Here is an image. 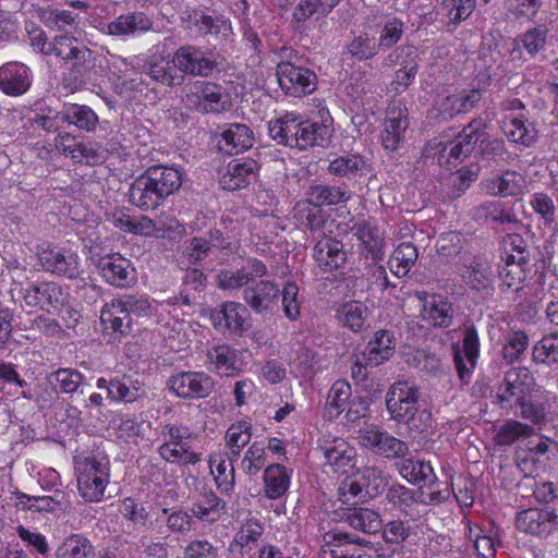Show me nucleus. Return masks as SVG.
<instances>
[{
    "mask_svg": "<svg viewBox=\"0 0 558 558\" xmlns=\"http://www.w3.org/2000/svg\"><path fill=\"white\" fill-rule=\"evenodd\" d=\"M489 123L481 116L472 119L458 133L448 153L449 161L462 162L474 154L489 166L509 163L512 159L504 138L488 132Z\"/></svg>",
    "mask_w": 558,
    "mask_h": 558,
    "instance_id": "nucleus-1",
    "label": "nucleus"
},
{
    "mask_svg": "<svg viewBox=\"0 0 558 558\" xmlns=\"http://www.w3.org/2000/svg\"><path fill=\"white\" fill-rule=\"evenodd\" d=\"M418 386L410 380H397L388 389L385 398L390 420L407 427L412 438H425L433 430L432 412L418 405Z\"/></svg>",
    "mask_w": 558,
    "mask_h": 558,
    "instance_id": "nucleus-2",
    "label": "nucleus"
},
{
    "mask_svg": "<svg viewBox=\"0 0 558 558\" xmlns=\"http://www.w3.org/2000/svg\"><path fill=\"white\" fill-rule=\"evenodd\" d=\"M332 118L327 112L320 121L299 120L287 113L268 122L269 136L280 145L305 150L308 147H327L333 135Z\"/></svg>",
    "mask_w": 558,
    "mask_h": 558,
    "instance_id": "nucleus-3",
    "label": "nucleus"
},
{
    "mask_svg": "<svg viewBox=\"0 0 558 558\" xmlns=\"http://www.w3.org/2000/svg\"><path fill=\"white\" fill-rule=\"evenodd\" d=\"M182 174L163 165L148 167L129 187V202L142 211L157 209L170 195L180 190Z\"/></svg>",
    "mask_w": 558,
    "mask_h": 558,
    "instance_id": "nucleus-4",
    "label": "nucleus"
},
{
    "mask_svg": "<svg viewBox=\"0 0 558 558\" xmlns=\"http://www.w3.org/2000/svg\"><path fill=\"white\" fill-rule=\"evenodd\" d=\"M277 54L281 61L276 66L278 84L286 95L303 97L317 88V74L305 66V58L291 47H281Z\"/></svg>",
    "mask_w": 558,
    "mask_h": 558,
    "instance_id": "nucleus-5",
    "label": "nucleus"
},
{
    "mask_svg": "<svg viewBox=\"0 0 558 558\" xmlns=\"http://www.w3.org/2000/svg\"><path fill=\"white\" fill-rule=\"evenodd\" d=\"M77 490L87 502L101 500L109 483V463L95 457H74Z\"/></svg>",
    "mask_w": 558,
    "mask_h": 558,
    "instance_id": "nucleus-6",
    "label": "nucleus"
},
{
    "mask_svg": "<svg viewBox=\"0 0 558 558\" xmlns=\"http://www.w3.org/2000/svg\"><path fill=\"white\" fill-rule=\"evenodd\" d=\"M534 377L526 367H513L507 371L496 388L494 403L499 409L511 412L531 396Z\"/></svg>",
    "mask_w": 558,
    "mask_h": 558,
    "instance_id": "nucleus-7",
    "label": "nucleus"
},
{
    "mask_svg": "<svg viewBox=\"0 0 558 558\" xmlns=\"http://www.w3.org/2000/svg\"><path fill=\"white\" fill-rule=\"evenodd\" d=\"M184 99L190 109L202 114L223 113L232 106L223 87L210 81L194 82Z\"/></svg>",
    "mask_w": 558,
    "mask_h": 558,
    "instance_id": "nucleus-8",
    "label": "nucleus"
},
{
    "mask_svg": "<svg viewBox=\"0 0 558 558\" xmlns=\"http://www.w3.org/2000/svg\"><path fill=\"white\" fill-rule=\"evenodd\" d=\"M171 63L178 73L194 77H209L219 65L211 52L192 44L179 47L172 53Z\"/></svg>",
    "mask_w": 558,
    "mask_h": 558,
    "instance_id": "nucleus-9",
    "label": "nucleus"
},
{
    "mask_svg": "<svg viewBox=\"0 0 558 558\" xmlns=\"http://www.w3.org/2000/svg\"><path fill=\"white\" fill-rule=\"evenodd\" d=\"M410 126L409 109L401 100L390 101L380 131L383 148L397 153L404 145L405 132Z\"/></svg>",
    "mask_w": 558,
    "mask_h": 558,
    "instance_id": "nucleus-10",
    "label": "nucleus"
},
{
    "mask_svg": "<svg viewBox=\"0 0 558 558\" xmlns=\"http://www.w3.org/2000/svg\"><path fill=\"white\" fill-rule=\"evenodd\" d=\"M168 387L184 400L205 399L215 390L216 380L205 372L181 371L171 375Z\"/></svg>",
    "mask_w": 558,
    "mask_h": 558,
    "instance_id": "nucleus-11",
    "label": "nucleus"
},
{
    "mask_svg": "<svg viewBox=\"0 0 558 558\" xmlns=\"http://www.w3.org/2000/svg\"><path fill=\"white\" fill-rule=\"evenodd\" d=\"M357 439L361 446L386 459H400L409 452L407 442L376 426L359 430Z\"/></svg>",
    "mask_w": 558,
    "mask_h": 558,
    "instance_id": "nucleus-12",
    "label": "nucleus"
},
{
    "mask_svg": "<svg viewBox=\"0 0 558 558\" xmlns=\"http://www.w3.org/2000/svg\"><path fill=\"white\" fill-rule=\"evenodd\" d=\"M421 302L420 319L428 328H448L453 322L454 310L447 298L417 292Z\"/></svg>",
    "mask_w": 558,
    "mask_h": 558,
    "instance_id": "nucleus-13",
    "label": "nucleus"
},
{
    "mask_svg": "<svg viewBox=\"0 0 558 558\" xmlns=\"http://www.w3.org/2000/svg\"><path fill=\"white\" fill-rule=\"evenodd\" d=\"M279 286L271 280H260L243 290L245 304L258 315H271L278 310Z\"/></svg>",
    "mask_w": 558,
    "mask_h": 558,
    "instance_id": "nucleus-14",
    "label": "nucleus"
},
{
    "mask_svg": "<svg viewBox=\"0 0 558 558\" xmlns=\"http://www.w3.org/2000/svg\"><path fill=\"white\" fill-rule=\"evenodd\" d=\"M558 525V514L549 507L529 508L518 513L515 526L520 532L544 537Z\"/></svg>",
    "mask_w": 558,
    "mask_h": 558,
    "instance_id": "nucleus-15",
    "label": "nucleus"
},
{
    "mask_svg": "<svg viewBox=\"0 0 558 558\" xmlns=\"http://www.w3.org/2000/svg\"><path fill=\"white\" fill-rule=\"evenodd\" d=\"M452 350L458 376L462 383L466 384L480 355V338L476 328L469 326L464 329L462 340L463 355L458 344H453Z\"/></svg>",
    "mask_w": 558,
    "mask_h": 558,
    "instance_id": "nucleus-16",
    "label": "nucleus"
},
{
    "mask_svg": "<svg viewBox=\"0 0 558 558\" xmlns=\"http://www.w3.org/2000/svg\"><path fill=\"white\" fill-rule=\"evenodd\" d=\"M98 268L105 281L111 286L126 288L136 282V272L131 260L120 254L101 257Z\"/></svg>",
    "mask_w": 558,
    "mask_h": 558,
    "instance_id": "nucleus-17",
    "label": "nucleus"
},
{
    "mask_svg": "<svg viewBox=\"0 0 558 558\" xmlns=\"http://www.w3.org/2000/svg\"><path fill=\"white\" fill-rule=\"evenodd\" d=\"M313 257L322 270L331 272L345 265L348 253L342 241L324 234L314 245Z\"/></svg>",
    "mask_w": 558,
    "mask_h": 558,
    "instance_id": "nucleus-18",
    "label": "nucleus"
},
{
    "mask_svg": "<svg viewBox=\"0 0 558 558\" xmlns=\"http://www.w3.org/2000/svg\"><path fill=\"white\" fill-rule=\"evenodd\" d=\"M396 352L395 331L388 329H378L366 343L362 351V356L366 365L377 367L389 361Z\"/></svg>",
    "mask_w": 558,
    "mask_h": 558,
    "instance_id": "nucleus-19",
    "label": "nucleus"
},
{
    "mask_svg": "<svg viewBox=\"0 0 558 558\" xmlns=\"http://www.w3.org/2000/svg\"><path fill=\"white\" fill-rule=\"evenodd\" d=\"M258 163L254 159L232 160L219 183L223 190L238 191L256 180Z\"/></svg>",
    "mask_w": 558,
    "mask_h": 558,
    "instance_id": "nucleus-20",
    "label": "nucleus"
},
{
    "mask_svg": "<svg viewBox=\"0 0 558 558\" xmlns=\"http://www.w3.org/2000/svg\"><path fill=\"white\" fill-rule=\"evenodd\" d=\"M248 312L244 304L229 301L225 302L219 310L210 314V319L217 330H229L241 335L245 329V318Z\"/></svg>",
    "mask_w": 558,
    "mask_h": 558,
    "instance_id": "nucleus-21",
    "label": "nucleus"
},
{
    "mask_svg": "<svg viewBox=\"0 0 558 558\" xmlns=\"http://www.w3.org/2000/svg\"><path fill=\"white\" fill-rule=\"evenodd\" d=\"M486 192L495 197H517L524 193L526 189L525 177L511 169L502 171L500 174L490 178L484 183Z\"/></svg>",
    "mask_w": 558,
    "mask_h": 558,
    "instance_id": "nucleus-22",
    "label": "nucleus"
},
{
    "mask_svg": "<svg viewBox=\"0 0 558 558\" xmlns=\"http://www.w3.org/2000/svg\"><path fill=\"white\" fill-rule=\"evenodd\" d=\"M32 81L29 69L21 62H8L0 66V89L10 96H20L28 90Z\"/></svg>",
    "mask_w": 558,
    "mask_h": 558,
    "instance_id": "nucleus-23",
    "label": "nucleus"
},
{
    "mask_svg": "<svg viewBox=\"0 0 558 558\" xmlns=\"http://www.w3.org/2000/svg\"><path fill=\"white\" fill-rule=\"evenodd\" d=\"M465 270L462 272L464 282L472 290L483 291L490 294L493 291L494 270L489 263L468 256L463 258Z\"/></svg>",
    "mask_w": 558,
    "mask_h": 558,
    "instance_id": "nucleus-24",
    "label": "nucleus"
},
{
    "mask_svg": "<svg viewBox=\"0 0 558 558\" xmlns=\"http://www.w3.org/2000/svg\"><path fill=\"white\" fill-rule=\"evenodd\" d=\"M31 45L44 54L54 56L56 59L66 64L70 59V37L66 33L57 35L51 43H47V36L41 29L28 32Z\"/></svg>",
    "mask_w": 558,
    "mask_h": 558,
    "instance_id": "nucleus-25",
    "label": "nucleus"
},
{
    "mask_svg": "<svg viewBox=\"0 0 558 558\" xmlns=\"http://www.w3.org/2000/svg\"><path fill=\"white\" fill-rule=\"evenodd\" d=\"M254 144L253 131L245 124L231 123L221 133L219 149L228 155H236Z\"/></svg>",
    "mask_w": 558,
    "mask_h": 558,
    "instance_id": "nucleus-26",
    "label": "nucleus"
},
{
    "mask_svg": "<svg viewBox=\"0 0 558 558\" xmlns=\"http://www.w3.org/2000/svg\"><path fill=\"white\" fill-rule=\"evenodd\" d=\"M225 508V500L211 489L204 488L192 504L190 511L195 519L205 523H214L220 519Z\"/></svg>",
    "mask_w": 558,
    "mask_h": 558,
    "instance_id": "nucleus-27",
    "label": "nucleus"
},
{
    "mask_svg": "<svg viewBox=\"0 0 558 558\" xmlns=\"http://www.w3.org/2000/svg\"><path fill=\"white\" fill-rule=\"evenodd\" d=\"M341 520L352 529L365 534H376L383 529L380 514L367 507H350L343 510Z\"/></svg>",
    "mask_w": 558,
    "mask_h": 558,
    "instance_id": "nucleus-28",
    "label": "nucleus"
},
{
    "mask_svg": "<svg viewBox=\"0 0 558 558\" xmlns=\"http://www.w3.org/2000/svg\"><path fill=\"white\" fill-rule=\"evenodd\" d=\"M401 460L396 464L399 474L407 480L410 484L420 485L425 484L428 488L437 484V477L434 469L429 462L416 460L413 458H400Z\"/></svg>",
    "mask_w": 558,
    "mask_h": 558,
    "instance_id": "nucleus-29",
    "label": "nucleus"
},
{
    "mask_svg": "<svg viewBox=\"0 0 558 558\" xmlns=\"http://www.w3.org/2000/svg\"><path fill=\"white\" fill-rule=\"evenodd\" d=\"M353 230L363 245L366 258L380 260L384 256L385 238L378 227L371 221H365L354 225Z\"/></svg>",
    "mask_w": 558,
    "mask_h": 558,
    "instance_id": "nucleus-30",
    "label": "nucleus"
},
{
    "mask_svg": "<svg viewBox=\"0 0 558 558\" xmlns=\"http://www.w3.org/2000/svg\"><path fill=\"white\" fill-rule=\"evenodd\" d=\"M207 360L211 371L226 376H234L241 372L239 366V351L228 344H219L207 351Z\"/></svg>",
    "mask_w": 558,
    "mask_h": 558,
    "instance_id": "nucleus-31",
    "label": "nucleus"
},
{
    "mask_svg": "<svg viewBox=\"0 0 558 558\" xmlns=\"http://www.w3.org/2000/svg\"><path fill=\"white\" fill-rule=\"evenodd\" d=\"M100 322L105 329H111L119 336H126L131 331L132 318L118 299L104 306Z\"/></svg>",
    "mask_w": 558,
    "mask_h": 558,
    "instance_id": "nucleus-32",
    "label": "nucleus"
},
{
    "mask_svg": "<svg viewBox=\"0 0 558 558\" xmlns=\"http://www.w3.org/2000/svg\"><path fill=\"white\" fill-rule=\"evenodd\" d=\"M153 21L144 12H132L118 16L108 25L110 35L130 36L151 29Z\"/></svg>",
    "mask_w": 558,
    "mask_h": 558,
    "instance_id": "nucleus-33",
    "label": "nucleus"
},
{
    "mask_svg": "<svg viewBox=\"0 0 558 558\" xmlns=\"http://www.w3.org/2000/svg\"><path fill=\"white\" fill-rule=\"evenodd\" d=\"M530 262L523 259L522 256L508 254L505 258L504 266L499 269V277L502 282V288L512 289L515 292L522 290V283L527 277Z\"/></svg>",
    "mask_w": 558,
    "mask_h": 558,
    "instance_id": "nucleus-34",
    "label": "nucleus"
},
{
    "mask_svg": "<svg viewBox=\"0 0 558 558\" xmlns=\"http://www.w3.org/2000/svg\"><path fill=\"white\" fill-rule=\"evenodd\" d=\"M93 52L86 47H72V93L90 81L95 68Z\"/></svg>",
    "mask_w": 558,
    "mask_h": 558,
    "instance_id": "nucleus-35",
    "label": "nucleus"
},
{
    "mask_svg": "<svg viewBox=\"0 0 558 558\" xmlns=\"http://www.w3.org/2000/svg\"><path fill=\"white\" fill-rule=\"evenodd\" d=\"M368 308L360 301H349L337 310V319L342 327L353 332H361L366 328Z\"/></svg>",
    "mask_w": 558,
    "mask_h": 558,
    "instance_id": "nucleus-36",
    "label": "nucleus"
},
{
    "mask_svg": "<svg viewBox=\"0 0 558 558\" xmlns=\"http://www.w3.org/2000/svg\"><path fill=\"white\" fill-rule=\"evenodd\" d=\"M369 166L364 157L357 154L343 155L329 162L328 172L336 177L354 179L356 175L366 174Z\"/></svg>",
    "mask_w": 558,
    "mask_h": 558,
    "instance_id": "nucleus-37",
    "label": "nucleus"
},
{
    "mask_svg": "<svg viewBox=\"0 0 558 558\" xmlns=\"http://www.w3.org/2000/svg\"><path fill=\"white\" fill-rule=\"evenodd\" d=\"M206 286L207 277L201 269L187 268L182 277L178 299L183 305L191 306L196 303Z\"/></svg>",
    "mask_w": 558,
    "mask_h": 558,
    "instance_id": "nucleus-38",
    "label": "nucleus"
},
{
    "mask_svg": "<svg viewBox=\"0 0 558 558\" xmlns=\"http://www.w3.org/2000/svg\"><path fill=\"white\" fill-rule=\"evenodd\" d=\"M264 492L269 499L280 498L286 494L290 485V473L288 469L274 463L268 465L264 472Z\"/></svg>",
    "mask_w": 558,
    "mask_h": 558,
    "instance_id": "nucleus-39",
    "label": "nucleus"
},
{
    "mask_svg": "<svg viewBox=\"0 0 558 558\" xmlns=\"http://www.w3.org/2000/svg\"><path fill=\"white\" fill-rule=\"evenodd\" d=\"M324 456L336 472L348 473L354 465V450L343 439H336L324 448Z\"/></svg>",
    "mask_w": 558,
    "mask_h": 558,
    "instance_id": "nucleus-40",
    "label": "nucleus"
},
{
    "mask_svg": "<svg viewBox=\"0 0 558 558\" xmlns=\"http://www.w3.org/2000/svg\"><path fill=\"white\" fill-rule=\"evenodd\" d=\"M351 395L352 388L348 381H335L327 396L324 416L329 420L337 418L347 409Z\"/></svg>",
    "mask_w": 558,
    "mask_h": 558,
    "instance_id": "nucleus-41",
    "label": "nucleus"
},
{
    "mask_svg": "<svg viewBox=\"0 0 558 558\" xmlns=\"http://www.w3.org/2000/svg\"><path fill=\"white\" fill-rule=\"evenodd\" d=\"M340 0H300L293 10L292 16L296 23H305L312 16L317 20L326 17Z\"/></svg>",
    "mask_w": 558,
    "mask_h": 558,
    "instance_id": "nucleus-42",
    "label": "nucleus"
},
{
    "mask_svg": "<svg viewBox=\"0 0 558 558\" xmlns=\"http://www.w3.org/2000/svg\"><path fill=\"white\" fill-rule=\"evenodd\" d=\"M534 435H536L535 427L517 420H508L499 427L495 436V442L498 446L509 447L520 439L530 438Z\"/></svg>",
    "mask_w": 558,
    "mask_h": 558,
    "instance_id": "nucleus-43",
    "label": "nucleus"
},
{
    "mask_svg": "<svg viewBox=\"0 0 558 558\" xmlns=\"http://www.w3.org/2000/svg\"><path fill=\"white\" fill-rule=\"evenodd\" d=\"M417 257V248L410 242H402L395 248L388 265L391 272L401 278L409 274Z\"/></svg>",
    "mask_w": 558,
    "mask_h": 558,
    "instance_id": "nucleus-44",
    "label": "nucleus"
},
{
    "mask_svg": "<svg viewBox=\"0 0 558 558\" xmlns=\"http://www.w3.org/2000/svg\"><path fill=\"white\" fill-rule=\"evenodd\" d=\"M308 202L322 208L324 205H338L350 199L345 189L341 186L317 184L307 191Z\"/></svg>",
    "mask_w": 558,
    "mask_h": 558,
    "instance_id": "nucleus-45",
    "label": "nucleus"
},
{
    "mask_svg": "<svg viewBox=\"0 0 558 558\" xmlns=\"http://www.w3.org/2000/svg\"><path fill=\"white\" fill-rule=\"evenodd\" d=\"M386 501L405 514H410L418 504L417 493L402 484L393 483L387 488Z\"/></svg>",
    "mask_w": 558,
    "mask_h": 558,
    "instance_id": "nucleus-46",
    "label": "nucleus"
},
{
    "mask_svg": "<svg viewBox=\"0 0 558 558\" xmlns=\"http://www.w3.org/2000/svg\"><path fill=\"white\" fill-rule=\"evenodd\" d=\"M347 53L357 61H367L377 56L379 48L374 36L362 32L347 44Z\"/></svg>",
    "mask_w": 558,
    "mask_h": 558,
    "instance_id": "nucleus-47",
    "label": "nucleus"
},
{
    "mask_svg": "<svg viewBox=\"0 0 558 558\" xmlns=\"http://www.w3.org/2000/svg\"><path fill=\"white\" fill-rule=\"evenodd\" d=\"M211 474L215 475L217 488L225 494L233 490L235 482L234 466L227 463L226 459L219 456H211L209 459Z\"/></svg>",
    "mask_w": 558,
    "mask_h": 558,
    "instance_id": "nucleus-48",
    "label": "nucleus"
},
{
    "mask_svg": "<svg viewBox=\"0 0 558 558\" xmlns=\"http://www.w3.org/2000/svg\"><path fill=\"white\" fill-rule=\"evenodd\" d=\"M296 217L306 229L317 232L324 230L329 215L323 208L306 201L299 204Z\"/></svg>",
    "mask_w": 558,
    "mask_h": 558,
    "instance_id": "nucleus-49",
    "label": "nucleus"
},
{
    "mask_svg": "<svg viewBox=\"0 0 558 558\" xmlns=\"http://www.w3.org/2000/svg\"><path fill=\"white\" fill-rule=\"evenodd\" d=\"M144 73L153 81L168 87L181 86L184 83V75L178 73L173 65L150 62L144 66Z\"/></svg>",
    "mask_w": 558,
    "mask_h": 558,
    "instance_id": "nucleus-50",
    "label": "nucleus"
},
{
    "mask_svg": "<svg viewBox=\"0 0 558 558\" xmlns=\"http://www.w3.org/2000/svg\"><path fill=\"white\" fill-rule=\"evenodd\" d=\"M549 29L546 25L539 24L522 33L515 41L521 43L525 51L534 57L543 51L548 41Z\"/></svg>",
    "mask_w": 558,
    "mask_h": 558,
    "instance_id": "nucleus-51",
    "label": "nucleus"
},
{
    "mask_svg": "<svg viewBox=\"0 0 558 558\" xmlns=\"http://www.w3.org/2000/svg\"><path fill=\"white\" fill-rule=\"evenodd\" d=\"M137 384L125 376L112 378L109 380L108 398L114 401L133 402L141 396Z\"/></svg>",
    "mask_w": 558,
    "mask_h": 558,
    "instance_id": "nucleus-52",
    "label": "nucleus"
},
{
    "mask_svg": "<svg viewBox=\"0 0 558 558\" xmlns=\"http://www.w3.org/2000/svg\"><path fill=\"white\" fill-rule=\"evenodd\" d=\"M532 359L537 364L558 363V332L546 335L538 340L533 347Z\"/></svg>",
    "mask_w": 558,
    "mask_h": 558,
    "instance_id": "nucleus-53",
    "label": "nucleus"
},
{
    "mask_svg": "<svg viewBox=\"0 0 558 558\" xmlns=\"http://www.w3.org/2000/svg\"><path fill=\"white\" fill-rule=\"evenodd\" d=\"M511 413L517 417L532 423L531 426H536L538 429L546 423L547 413L545 404L531 400V396L521 402Z\"/></svg>",
    "mask_w": 558,
    "mask_h": 558,
    "instance_id": "nucleus-54",
    "label": "nucleus"
},
{
    "mask_svg": "<svg viewBox=\"0 0 558 558\" xmlns=\"http://www.w3.org/2000/svg\"><path fill=\"white\" fill-rule=\"evenodd\" d=\"M161 512L167 517L166 525L170 532L179 535H186L194 529V515L185 511L183 508H177L174 510L163 508Z\"/></svg>",
    "mask_w": 558,
    "mask_h": 558,
    "instance_id": "nucleus-55",
    "label": "nucleus"
},
{
    "mask_svg": "<svg viewBox=\"0 0 558 558\" xmlns=\"http://www.w3.org/2000/svg\"><path fill=\"white\" fill-rule=\"evenodd\" d=\"M527 345L529 337L524 331H510L506 337V342L502 347V359L507 364H512L519 361L527 349Z\"/></svg>",
    "mask_w": 558,
    "mask_h": 558,
    "instance_id": "nucleus-56",
    "label": "nucleus"
},
{
    "mask_svg": "<svg viewBox=\"0 0 558 558\" xmlns=\"http://www.w3.org/2000/svg\"><path fill=\"white\" fill-rule=\"evenodd\" d=\"M266 464V450L264 444L254 441L245 451L241 468L248 476H255Z\"/></svg>",
    "mask_w": 558,
    "mask_h": 558,
    "instance_id": "nucleus-57",
    "label": "nucleus"
},
{
    "mask_svg": "<svg viewBox=\"0 0 558 558\" xmlns=\"http://www.w3.org/2000/svg\"><path fill=\"white\" fill-rule=\"evenodd\" d=\"M195 26L203 35L215 34L228 37L232 33V27L229 21L222 16H211L205 13L195 15Z\"/></svg>",
    "mask_w": 558,
    "mask_h": 558,
    "instance_id": "nucleus-58",
    "label": "nucleus"
},
{
    "mask_svg": "<svg viewBox=\"0 0 558 558\" xmlns=\"http://www.w3.org/2000/svg\"><path fill=\"white\" fill-rule=\"evenodd\" d=\"M416 59L417 56H414L409 60H402L401 68L395 73V77L390 83L391 90L395 94L403 93L414 81L418 71V63Z\"/></svg>",
    "mask_w": 558,
    "mask_h": 558,
    "instance_id": "nucleus-59",
    "label": "nucleus"
},
{
    "mask_svg": "<svg viewBox=\"0 0 558 558\" xmlns=\"http://www.w3.org/2000/svg\"><path fill=\"white\" fill-rule=\"evenodd\" d=\"M264 533L263 523L256 518H250L242 524L234 536V543L240 547L252 548Z\"/></svg>",
    "mask_w": 558,
    "mask_h": 558,
    "instance_id": "nucleus-60",
    "label": "nucleus"
},
{
    "mask_svg": "<svg viewBox=\"0 0 558 558\" xmlns=\"http://www.w3.org/2000/svg\"><path fill=\"white\" fill-rule=\"evenodd\" d=\"M280 295H282L281 302L284 316L291 322L298 320L301 317L298 284L293 281L287 282L283 289L280 290Z\"/></svg>",
    "mask_w": 558,
    "mask_h": 558,
    "instance_id": "nucleus-61",
    "label": "nucleus"
},
{
    "mask_svg": "<svg viewBox=\"0 0 558 558\" xmlns=\"http://www.w3.org/2000/svg\"><path fill=\"white\" fill-rule=\"evenodd\" d=\"M530 205L533 210L542 218L545 227H551L555 222L556 206L553 198L544 193H534Z\"/></svg>",
    "mask_w": 558,
    "mask_h": 558,
    "instance_id": "nucleus-62",
    "label": "nucleus"
},
{
    "mask_svg": "<svg viewBox=\"0 0 558 558\" xmlns=\"http://www.w3.org/2000/svg\"><path fill=\"white\" fill-rule=\"evenodd\" d=\"M462 238L458 232H448L440 235L437 242V251L439 255L447 258H459L462 262L465 253H462Z\"/></svg>",
    "mask_w": 558,
    "mask_h": 558,
    "instance_id": "nucleus-63",
    "label": "nucleus"
},
{
    "mask_svg": "<svg viewBox=\"0 0 558 558\" xmlns=\"http://www.w3.org/2000/svg\"><path fill=\"white\" fill-rule=\"evenodd\" d=\"M38 256L45 270L58 275H64L68 271L69 263L66 257L58 247L44 248Z\"/></svg>",
    "mask_w": 558,
    "mask_h": 558,
    "instance_id": "nucleus-64",
    "label": "nucleus"
}]
</instances>
